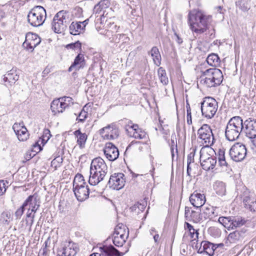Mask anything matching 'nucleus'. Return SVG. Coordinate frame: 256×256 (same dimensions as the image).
Here are the masks:
<instances>
[{
    "label": "nucleus",
    "mask_w": 256,
    "mask_h": 256,
    "mask_svg": "<svg viewBox=\"0 0 256 256\" xmlns=\"http://www.w3.org/2000/svg\"><path fill=\"white\" fill-rule=\"evenodd\" d=\"M242 202L244 207L251 212H256V198L250 193L244 194Z\"/></svg>",
    "instance_id": "obj_19"
},
{
    "label": "nucleus",
    "mask_w": 256,
    "mask_h": 256,
    "mask_svg": "<svg viewBox=\"0 0 256 256\" xmlns=\"http://www.w3.org/2000/svg\"><path fill=\"white\" fill-rule=\"evenodd\" d=\"M101 174H102V172L98 173L96 172L94 174V171L90 170V176L88 180L89 184L90 185L95 186L102 181L104 176H101Z\"/></svg>",
    "instance_id": "obj_30"
},
{
    "label": "nucleus",
    "mask_w": 256,
    "mask_h": 256,
    "mask_svg": "<svg viewBox=\"0 0 256 256\" xmlns=\"http://www.w3.org/2000/svg\"><path fill=\"white\" fill-rule=\"evenodd\" d=\"M190 201L191 204L198 208H202L206 202L205 196L200 193L192 194L190 197Z\"/></svg>",
    "instance_id": "obj_22"
},
{
    "label": "nucleus",
    "mask_w": 256,
    "mask_h": 256,
    "mask_svg": "<svg viewBox=\"0 0 256 256\" xmlns=\"http://www.w3.org/2000/svg\"><path fill=\"white\" fill-rule=\"evenodd\" d=\"M232 216H220L218 218V222L228 230H230Z\"/></svg>",
    "instance_id": "obj_39"
},
{
    "label": "nucleus",
    "mask_w": 256,
    "mask_h": 256,
    "mask_svg": "<svg viewBox=\"0 0 256 256\" xmlns=\"http://www.w3.org/2000/svg\"><path fill=\"white\" fill-rule=\"evenodd\" d=\"M132 136L136 139H144L146 138V132L142 129L138 130L137 131L134 132Z\"/></svg>",
    "instance_id": "obj_43"
},
{
    "label": "nucleus",
    "mask_w": 256,
    "mask_h": 256,
    "mask_svg": "<svg viewBox=\"0 0 256 256\" xmlns=\"http://www.w3.org/2000/svg\"><path fill=\"white\" fill-rule=\"evenodd\" d=\"M60 100L62 101L63 104H66V108L68 107L70 104H72L74 102H72V98L69 96H64L60 98Z\"/></svg>",
    "instance_id": "obj_48"
},
{
    "label": "nucleus",
    "mask_w": 256,
    "mask_h": 256,
    "mask_svg": "<svg viewBox=\"0 0 256 256\" xmlns=\"http://www.w3.org/2000/svg\"><path fill=\"white\" fill-rule=\"evenodd\" d=\"M24 126H24L23 122H20V123L16 122L12 126V128L16 134L18 132H20V131L21 130V128H22Z\"/></svg>",
    "instance_id": "obj_49"
},
{
    "label": "nucleus",
    "mask_w": 256,
    "mask_h": 256,
    "mask_svg": "<svg viewBox=\"0 0 256 256\" xmlns=\"http://www.w3.org/2000/svg\"><path fill=\"white\" fill-rule=\"evenodd\" d=\"M26 209L25 204L24 202L20 207L18 208L14 213V216L16 220L20 219Z\"/></svg>",
    "instance_id": "obj_46"
},
{
    "label": "nucleus",
    "mask_w": 256,
    "mask_h": 256,
    "mask_svg": "<svg viewBox=\"0 0 256 256\" xmlns=\"http://www.w3.org/2000/svg\"><path fill=\"white\" fill-rule=\"evenodd\" d=\"M204 75H211V78H206L204 80H223L224 76L222 72L218 68H210L206 70Z\"/></svg>",
    "instance_id": "obj_23"
},
{
    "label": "nucleus",
    "mask_w": 256,
    "mask_h": 256,
    "mask_svg": "<svg viewBox=\"0 0 256 256\" xmlns=\"http://www.w3.org/2000/svg\"><path fill=\"white\" fill-rule=\"evenodd\" d=\"M52 166L54 167L55 169H56L57 168H59L61 166V164L58 162V161H57V160L56 158L54 159L51 162Z\"/></svg>",
    "instance_id": "obj_61"
},
{
    "label": "nucleus",
    "mask_w": 256,
    "mask_h": 256,
    "mask_svg": "<svg viewBox=\"0 0 256 256\" xmlns=\"http://www.w3.org/2000/svg\"><path fill=\"white\" fill-rule=\"evenodd\" d=\"M202 210L200 208V211L196 212L194 210H192L190 214V219L189 220H192L194 222L197 223L202 220L203 216H202V212L200 214Z\"/></svg>",
    "instance_id": "obj_40"
},
{
    "label": "nucleus",
    "mask_w": 256,
    "mask_h": 256,
    "mask_svg": "<svg viewBox=\"0 0 256 256\" xmlns=\"http://www.w3.org/2000/svg\"><path fill=\"white\" fill-rule=\"evenodd\" d=\"M90 171H94V174L96 172L100 173L101 176H105L108 172V166L104 160L100 157L96 158L92 160L90 167Z\"/></svg>",
    "instance_id": "obj_9"
},
{
    "label": "nucleus",
    "mask_w": 256,
    "mask_h": 256,
    "mask_svg": "<svg viewBox=\"0 0 256 256\" xmlns=\"http://www.w3.org/2000/svg\"><path fill=\"white\" fill-rule=\"evenodd\" d=\"M84 55L80 54L75 58L74 62L68 68V72L78 70L80 68H83L84 64Z\"/></svg>",
    "instance_id": "obj_26"
},
{
    "label": "nucleus",
    "mask_w": 256,
    "mask_h": 256,
    "mask_svg": "<svg viewBox=\"0 0 256 256\" xmlns=\"http://www.w3.org/2000/svg\"><path fill=\"white\" fill-rule=\"evenodd\" d=\"M112 238L113 244L118 247L122 246L127 239L126 238H124L123 236H120L114 234H112Z\"/></svg>",
    "instance_id": "obj_37"
},
{
    "label": "nucleus",
    "mask_w": 256,
    "mask_h": 256,
    "mask_svg": "<svg viewBox=\"0 0 256 256\" xmlns=\"http://www.w3.org/2000/svg\"><path fill=\"white\" fill-rule=\"evenodd\" d=\"M206 61L210 66H217L220 64V59L217 54L212 53L208 56Z\"/></svg>",
    "instance_id": "obj_34"
},
{
    "label": "nucleus",
    "mask_w": 256,
    "mask_h": 256,
    "mask_svg": "<svg viewBox=\"0 0 256 256\" xmlns=\"http://www.w3.org/2000/svg\"><path fill=\"white\" fill-rule=\"evenodd\" d=\"M202 115L207 118H212L218 110V102L212 97H205L200 102Z\"/></svg>",
    "instance_id": "obj_3"
},
{
    "label": "nucleus",
    "mask_w": 256,
    "mask_h": 256,
    "mask_svg": "<svg viewBox=\"0 0 256 256\" xmlns=\"http://www.w3.org/2000/svg\"><path fill=\"white\" fill-rule=\"evenodd\" d=\"M104 9L98 4H96L94 8V14H100Z\"/></svg>",
    "instance_id": "obj_60"
},
{
    "label": "nucleus",
    "mask_w": 256,
    "mask_h": 256,
    "mask_svg": "<svg viewBox=\"0 0 256 256\" xmlns=\"http://www.w3.org/2000/svg\"><path fill=\"white\" fill-rule=\"evenodd\" d=\"M101 136L106 140H113L117 138L120 134V130L116 125L112 123L101 128L99 130Z\"/></svg>",
    "instance_id": "obj_7"
},
{
    "label": "nucleus",
    "mask_w": 256,
    "mask_h": 256,
    "mask_svg": "<svg viewBox=\"0 0 256 256\" xmlns=\"http://www.w3.org/2000/svg\"><path fill=\"white\" fill-rule=\"evenodd\" d=\"M244 128L242 118L239 116H233L229 120L225 130L226 138L229 141L236 140Z\"/></svg>",
    "instance_id": "obj_1"
},
{
    "label": "nucleus",
    "mask_w": 256,
    "mask_h": 256,
    "mask_svg": "<svg viewBox=\"0 0 256 256\" xmlns=\"http://www.w3.org/2000/svg\"><path fill=\"white\" fill-rule=\"evenodd\" d=\"M198 138L202 140L206 146H212L214 142V138L210 126L204 124L198 130Z\"/></svg>",
    "instance_id": "obj_5"
},
{
    "label": "nucleus",
    "mask_w": 256,
    "mask_h": 256,
    "mask_svg": "<svg viewBox=\"0 0 256 256\" xmlns=\"http://www.w3.org/2000/svg\"><path fill=\"white\" fill-rule=\"evenodd\" d=\"M240 236V232L238 230H236L234 232L230 233L228 236L230 238L235 240H238Z\"/></svg>",
    "instance_id": "obj_55"
},
{
    "label": "nucleus",
    "mask_w": 256,
    "mask_h": 256,
    "mask_svg": "<svg viewBox=\"0 0 256 256\" xmlns=\"http://www.w3.org/2000/svg\"><path fill=\"white\" fill-rule=\"evenodd\" d=\"M114 234L120 236H123L124 238H128L129 234L128 228L122 224H118L115 228Z\"/></svg>",
    "instance_id": "obj_33"
},
{
    "label": "nucleus",
    "mask_w": 256,
    "mask_h": 256,
    "mask_svg": "<svg viewBox=\"0 0 256 256\" xmlns=\"http://www.w3.org/2000/svg\"><path fill=\"white\" fill-rule=\"evenodd\" d=\"M51 134L50 131L48 129H44L43 132V134L41 138V142L43 144H44L50 138Z\"/></svg>",
    "instance_id": "obj_45"
},
{
    "label": "nucleus",
    "mask_w": 256,
    "mask_h": 256,
    "mask_svg": "<svg viewBox=\"0 0 256 256\" xmlns=\"http://www.w3.org/2000/svg\"><path fill=\"white\" fill-rule=\"evenodd\" d=\"M246 220L242 217L238 216H232V225L230 226V230L234 229L238 227H240L244 225L246 223Z\"/></svg>",
    "instance_id": "obj_36"
},
{
    "label": "nucleus",
    "mask_w": 256,
    "mask_h": 256,
    "mask_svg": "<svg viewBox=\"0 0 256 256\" xmlns=\"http://www.w3.org/2000/svg\"><path fill=\"white\" fill-rule=\"evenodd\" d=\"M66 14V12L60 10L54 16L52 22V28L55 32L62 33L66 29L68 26Z\"/></svg>",
    "instance_id": "obj_4"
},
{
    "label": "nucleus",
    "mask_w": 256,
    "mask_h": 256,
    "mask_svg": "<svg viewBox=\"0 0 256 256\" xmlns=\"http://www.w3.org/2000/svg\"><path fill=\"white\" fill-rule=\"evenodd\" d=\"M125 176L122 173H114L109 178L108 184L113 190H120L125 185Z\"/></svg>",
    "instance_id": "obj_8"
},
{
    "label": "nucleus",
    "mask_w": 256,
    "mask_h": 256,
    "mask_svg": "<svg viewBox=\"0 0 256 256\" xmlns=\"http://www.w3.org/2000/svg\"><path fill=\"white\" fill-rule=\"evenodd\" d=\"M202 216L205 220H212L218 216L213 207H204L202 208Z\"/></svg>",
    "instance_id": "obj_32"
},
{
    "label": "nucleus",
    "mask_w": 256,
    "mask_h": 256,
    "mask_svg": "<svg viewBox=\"0 0 256 256\" xmlns=\"http://www.w3.org/2000/svg\"><path fill=\"white\" fill-rule=\"evenodd\" d=\"M46 18V10L40 6H37L32 8L27 16L28 22L32 26L35 27L42 26Z\"/></svg>",
    "instance_id": "obj_2"
},
{
    "label": "nucleus",
    "mask_w": 256,
    "mask_h": 256,
    "mask_svg": "<svg viewBox=\"0 0 256 256\" xmlns=\"http://www.w3.org/2000/svg\"><path fill=\"white\" fill-rule=\"evenodd\" d=\"M218 83H216V81H200V83L206 88L215 87L220 85L222 81H218Z\"/></svg>",
    "instance_id": "obj_44"
},
{
    "label": "nucleus",
    "mask_w": 256,
    "mask_h": 256,
    "mask_svg": "<svg viewBox=\"0 0 256 256\" xmlns=\"http://www.w3.org/2000/svg\"><path fill=\"white\" fill-rule=\"evenodd\" d=\"M11 220V214L8 211L3 212L0 216V223L4 226L8 225Z\"/></svg>",
    "instance_id": "obj_38"
},
{
    "label": "nucleus",
    "mask_w": 256,
    "mask_h": 256,
    "mask_svg": "<svg viewBox=\"0 0 256 256\" xmlns=\"http://www.w3.org/2000/svg\"><path fill=\"white\" fill-rule=\"evenodd\" d=\"M242 4V0H239L236 2V7L239 8L241 10L245 11L248 10L249 8L247 6H244Z\"/></svg>",
    "instance_id": "obj_53"
},
{
    "label": "nucleus",
    "mask_w": 256,
    "mask_h": 256,
    "mask_svg": "<svg viewBox=\"0 0 256 256\" xmlns=\"http://www.w3.org/2000/svg\"><path fill=\"white\" fill-rule=\"evenodd\" d=\"M82 46L81 43L79 41H77L74 43H71L66 46L68 49L76 50L80 49Z\"/></svg>",
    "instance_id": "obj_50"
},
{
    "label": "nucleus",
    "mask_w": 256,
    "mask_h": 256,
    "mask_svg": "<svg viewBox=\"0 0 256 256\" xmlns=\"http://www.w3.org/2000/svg\"><path fill=\"white\" fill-rule=\"evenodd\" d=\"M40 42L41 39L38 34L28 32L26 35L24 44H26L28 49L34 50L40 44Z\"/></svg>",
    "instance_id": "obj_17"
},
{
    "label": "nucleus",
    "mask_w": 256,
    "mask_h": 256,
    "mask_svg": "<svg viewBox=\"0 0 256 256\" xmlns=\"http://www.w3.org/2000/svg\"><path fill=\"white\" fill-rule=\"evenodd\" d=\"M202 18V12L200 10H193L188 14V22L192 30L195 26L198 27V23Z\"/></svg>",
    "instance_id": "obj_18"
},
{
    "label": "nucleus",
    "mask_w": 256,
    "mask_h": 256,
    "mask_svg": "<svg viewBox=\"0 0 256 256\" xmlns=\"http://www.w3.org/2000/svg\"><path fill=\"white\" fill-rule=\"evenodd\" d=\"M26 208H30V211L36 213L40 206V202L33 195L29 196L24 200Z\"/></svg>",
    "instance_id": "obj_20"
},
{
    "label": "nucleus",
    "mask_w": 256,
    "mask_h": 256,
    "mask_svg": "<svg viewBox=\"0 0 256 256\" xmlns=\"http://www.w3.org/2000/svg\"><path fill=\"white\" fill-rule=\"evenodd\" d=\"M252 143V149L254 150V152L256 154V139H251Z\"/></svg>",
    "instance_id": "obj_64"
},
{
    "label": "nucleus",
    "mask_w": 256,
    "mask_h": 256,
    "mask_svg": "<svg viewBox=\"0 0 256 256\" xmlns=\"http://www.w3.org/2000/svg\"><path fill=\"white\" fill-rule=\"evenodd\" d=\"M66 104H63L60 99L54 100L51 103L50 108L54 114L62 112L66 109Z\"/></svg>",
    "instance_id": "obj_27"
},
{
    "label": "nucleus",
    "mask_w": 256,
    "mask_h": 256,
    "mask_svg": "<svg viewBox=\"0 0 256 256\" xmlns=\"http://www.w3.org/2000/svg\"><path fill=\"white\" fill-rule=\"evenodd\" d=\"M186 121L187 124L188 125H190L192 124V113H191V109L190 108V106L189 104L188 103V101L186 100Z\"/></svg>",
    "instance_id": "obj_47"
},
{
    "label": "nucleus",
    "mask_w": 256,
    "mask_h": 256,
    "mask_svg": "<svg viewBox=\"0 0 256 256\" xmlns=\"http://www.w3.org/2000/svg\"><path fill=\"white\" fill-rule=\"evenodd\" d=\"M73 190L77 200L80 202H82L88 198L90 189L88 186H82V185H76L73 187Z\"/></svg>",
    "instance_id": "obj_16"
},
{
    "label": "nucleus",
    "mask_w": 256,
    "mask_h": 256,
    "mask_svg": "<svg viewBox=\"0 0 256 256\" xmlns=\"http://www.w3.org/2000/svg\"><path fill=\"white\" fill-rule=\"evenodd\" d=\"M218 164L220 166L222 167V168H226V170H227L226 168L229 167V165L226 162V159L220 160L218 162Z\"/></svg>",
    "instance_id": "obj_58"
},
{
    "label": "nucleus",
    "mask_w": 256,
    "mask_h": 256,
    "mask_svg": "<svg viewBox=\"0 0 256 256\" xmlns=\"http://www.w3.org/2000/svg\"><path fill=\"white\" fill-rule=\"evenodd\" d=\"M212 22L211 16H206L202 13V18L198 23V27L195 26L192 31L197 34H202L209 28V26Z\"/></svg>",
    "instance_id": "obj_14"
},
{
    "label": "nucleus",
    "mask_w": 256,
    "mask_h": 256,
    "mask_svg": "<svg viewBox=\"0 0 256 256\" xmlns=\"http://www.w3.org/2000/svg\"><path fill=\"white\" fill-rule=\"evenodd\" d=\"M98 4L104 10L108 7L109 2L108 0H102Z\"/></svg>",
    "instance_id": "obj_56"
},
{
    "label": "nucleus",
    "mask_w": 256,
    "mask_h": 256,
    "mask_svg": "<svg viewBox=\"0 0 256 256\" xmlns=\"http://www.w3.org/2000/svg\"><path fill=\"white\" fill-rule=\"evenodd\" d=\"M84 30V27H82V22H73L69 26L70 32L72 35L79 34Z\"/></svg>",
    "instance_id": "obj_29"
},
{
    "label": "nucleus",
    "mask_w": 256,
    "mask_h": 256,
    "mask_svg": "<svg viewBox=\"0 0 256 256\" xmlns=\"http://www.w3.org/2000/svg\"><path fill=\"white\" fill-rule=\"evenodd\" d=\"M194 152H191L188 154L187 158V164H191L192 163L194 162Z\"/></svg>",
    "instance_id": "obj_57"
},
{
    "label": "nucleus",
    "mask_w": 256,
    "mask_h": 256,
    "mask_svg": "<svg viewBox=\"0 0 256 256\" xmlns=\"http://www.w3.org/2000/svg\"><path fill=\"white\" fill-rule=\"evenodd\" d=\"M212 22L211 16H206L202 13V18L198 23V27L195 26L192 31L197 34H202L209 28V26Z\"/></svg>",
    "instance_id": "obj_15"
},
{
    "label": "nucleus",
    "mask_w": 256,
    "mask_h": 256,
    "mask_svg": "<svg viewBox=\"0 0 256 256\" xmlns=\"http://www.w3.org/2000/svg\"><path fill=\"white\" fill-rule=\"evenodd\" d=\"M124 36L125 35L124 34H115L112 38V40H110V42L118 43L120 42V38Z\"/></svg>",
    "instance_id": "obj_54"
},
{
    "label": "nucleus",
    "mask_w": 256,
    "mask_h": 256,
    "mask_svg": "<svg viewBox=\"0 0 256 256\" xmlns=\"http://www.w3.org/2000/svg\"><path fill=\"white\" fill-rule=\"evenodd\" d=\"M192 238H194V240H195L196 238H198V236L199 234L198 230H196L194 229V230H192L191 232H190Z\"/></svg>",
    "instance_id": "obj_62"
},
{
    "label": "nucleus",
    "mask_w": 256,
    "mask_h": 256,
    "mask_svg": "<svg viewBox=\"0 0 256 256\" xmlns=\"http://www.w3.org/2000/svg\"><path fill=\"white\" fill-rule=\"evenodd\" d=\"M150 53L154 63L157 66H159L160 64L161 56L158 48L156 46H153Z\"/></svg>",
    "instance_id": "obj_35"
},
{
    "label": "nucleus",
    "mask_w": 256,
    "mask_h": 256,
    "mask_svg": "<svg viewBox=\"0 0 256 256\" xmlns=\"http://www.w3.org/2000/svg\"><path fill=\"white\" fill-rule=\"evenodd\" d=\"M35 214L36 213H32V216L30 218V222L29 224L28 223V220L26 219V224H29L30 227L32 226V224H33V223L34 222V218L35 217Z\"/></svg>",
    "instance_id": "obj_63"
},
{
    "label": "nucleus",
    "mask_w": 256,
    "mask_h": 256,
    "mask_svg": "<svg viewBox=\"0 0 256 256\" xmlns=\"http://www.w3.org/2000/svg\"><path fill=\"white\" fill-rule=\"evenodd\" d=\"M78 250L76 246L69 242L66 246L64 244L57 250V256H75Z\"/></svg>",
    "instance_id": "obj_13"
},
{
    "label": "nucleus",
    "mask_w": 256,
    "mask_h": 256,
    "mask_svg": "<svg viewBox=\"0 0 256 256\" xmlns=\"http://www.w3.org/2000/svg\"><path fill=\"white\" fill-rule=\"evenodd\" d=\"M214 188L217 194L223 196L226 193V184L222 181H216L214 184Z\"/></svg>",
    "instance_id": "obj_31"
},
{
    "label": "nucleus",
    "mask_w": 256,
    "mask_h": 256,
    "mask_svg": "<svg viewBox=\"0 0 256 256\" xmlns=\"http://www.w3.org/2000/svg\"><path fill=\"white\" fill-rule=\"evenodd\" d=\"M244 128L243 129L246 136L250 139L256 138V120L249 118L243 122Z\"/></svg>",
    "instance_id": "obj_11"
},
{
    "label": "nucleus",
    "mask_w": 256,
    "mask_h": 256,
    "mask_svg": "<svg viewBox=\"0 0 256 256\" xmlns=\"http://www.w3.org/2000/svg\"><path fill=\"white\" fill-rule=\"evenodd\" d=\"M19 76L16 74V71L12 70L4 75L3 80H18Z\"/></svg>",
    "instance_id": "obj_42"
},
{
    "label": "nucleus",
    "mask_w": 256,
    "mask_h": 256,
    "mask_svg": "<svg viewBox=\"0 0 256 256\" xmlns=\"http://www.w3.org/2000/svg\"><path fill=\"white\" fill-rule=\"evenodd\" d=\"M18 138L20 141H26L28 138L29 134L26 126L21 128L20 132L16 134Z\"/></svg>",
    "instance_id": "obj_41"
},
{
    "label": "nucleus",
    "mask_w": 256,
    "mask_h": 256,
    "mask_svg": "<svg viewBox=\"0 0 256 256\" xmlns=\"http://www.w3.org/2000/svg\"><path fill=\"white\" fill-rule=\"evenodd\" d=\"M74 134L78 138L77 143L79 147L80 148H84L87 140V135L85 133H82L80 129L74 131Z\"/></svg>",
    "instance_id": "obj_28"
},
{
    "label": "nucleus",
    "mask_w": 256,
    "mask_h": 256,
    "mask_svg": "<svg viewBox=\"0 0 256 256\" xmlns=\"http://www.w3.org/2000/svg\"><path fill=\"white\" fill-rule=\"evenodd\" d=\"M83 181H84V176L81 174H78L74 177L73 182V187L76 186L77 184L78 185V182H81Z\"/></svg>",
    "instance_id": "obj_51"
},
{
    "label": "nucleus",
    "mask_w": 256,
    "mask_h": 256,
    "mask_svg": "<svg viewBox=\"0 0 256 256\" xmlns=\"http://www.w3.org/2000/svg\"><path fill=\"white\" fill-rule=\"evenodd\" d=\"M101 252L106 256H123L124 253L120 252L113 246H104L100 248Z\"/></svg>",
    "instance_id": "obj_25"
},
{
    "label": "nucleus",
    "mask_w": 256,
    "mask_h": 256,
    "mask_svg": "<svg viewBox=\"0 0 256 256\" xmlns=\"http://www.w3.org/2000/svg\"><path fill=\"white\" fill-rule=\"evenodd\" d=\"M246 154V146L240 142L234 144L229 150L230 157L235 162H241L244 160Z\"/></svg>",
    "instance_id": "obj_6"
},
{
    "label": "nucleus",
    "mask_w": 256,
    "mask_h": 256,
    "mask_svg": "<svg viewBox=\"0 0 256 256\" xmlns=\"http://www.w3.org/2000/svg\"><path fill=\"white\" fill-rule=\"evenodd\" d=\"M214 247V244L206 240L202 241L200 242V246H198V244H196V248H198V253L206 254L209 256H212L214 255V251L212 248Z\"/></svg>",
    "instance_id": "obj_21"
},
{
    "label": "nucleus",
    "mask_w": 256,
    "mask_h": 256,
    "mask_svg": "<svg viewBox=\"0 0 256 256\" xmlns=\"http://www.w3.org/2000/svg\"><path fill=\"white\" fill-rule=\"evenodd\" d=\"M101 252L106 256H123L124 253L120 252L113 246H104L100 248Z\"/></svg>",
    "instance_id": "obj_24"
},
{
    "label": "nucleus",
    "mask_w": 256,
    "mask_h": 256,
    "mask_svg": "<svg viewBox=\"0 0 256 256\" xmlns=\"http://www.w3.org/2000/svg\"><path fill=\"white\" fill-rule=\"evenodd\" d=\"M8 184V182L3 180H0V196L2 195L6 190V184Z\"/></svg>",
    "instance_id": "obj_52"
},
{
    "label": "nucleus",
    "mask_w": 256,
    "mask_h": 256,
    "mask_svg": "<svg viewBox=\"0 0 256 256\" xmlns=\"http://www.w3.org/2000/svg\"><path fill=\"white\" fill-rule=\"evenodd\" d=\"M200 162L201 166L206 171L213 170L216 164V157L210 156L208 154H203L200 152Z\"/></svg>",
    "instance_id": "obj_10"
},
{
    "label": "nucleus",
    "mask_w": 256,
    "mask_h": 256,
    "mask_svg": "<svg viewBox=\"0 0 256 256\" xmlns=\"http://www.w3.org/2000/svg\"><path fill=\"white\" fill-rule=\"evenodd\" d=\"M106 158L110 161L116 160L119 156L118 148L112 142H106L104 149Z\"/></svg>",
    "instance_id": "obj_12"
},
{
    "label": "nucleus",
    "mask_w": 256,
    "mask_h": 256,
    "mask_svg": "<svg viewBox=\"0 0 256 256\" xmlns=\"http://www.w3.org/2000/svg\"><path fill=\"white\" fill-rule=\"evenodd\" d=\"M78 117V118H77V120H78V122H84L86 118V112H82L80 114Z\"/></svg>",
    "instance_id": "obj_59"
}]
</instances>
